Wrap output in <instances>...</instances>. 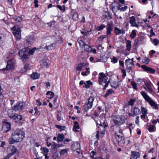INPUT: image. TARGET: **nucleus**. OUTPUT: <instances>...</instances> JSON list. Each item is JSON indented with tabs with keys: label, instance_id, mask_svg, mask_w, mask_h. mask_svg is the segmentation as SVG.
I'll use <instances>...</instances> for the list:
<instances>
[{
	"label": "nucleus",
	"instance_id": "1",
	"mask_svg": "<svg viewBox=\"0 0 159 159\" xmlns=\"http://www.w3.org/2000/svg\"><path fill=\"white\" fill-rule=\"evenodd\" d=\"M25 134L24 131L20 129H16L12 133L11 137L9 139V143L11 144L15 142H21L25 137Z\"/></svg>",
	"mask_w": 159,
	"mask_h": 159
},
{
	"label": "nucleus",
	"instance_id": "2",
	"mask_svg": "<svg viewBox=\"0 0 159 159\" xmlns=\"http://www.w3.org/2000/svg\"><path fill=\"white\" fill-rule=\"evenodd\" d=\"M108 78L103 73H99L98 77V81L100 84L104 86L103 88V90L106 89L110 83V80L107 81Z\"/></svg>",
	"mask_w": 159,
	"mask_h": 159
},
{
	"label": "nucleus",
	"instance_id": "3",
	"mask_svg": "<svg viewBox=\"0 0 159 159\" xmlns=\"http://www.w3.org/2000/svg\"><path fill=\"white\" fill-rule=\"evenodd\" d=\"M141 93L145 100L147 102H148L151 106L153 107V108L155 109H158V107L157 104L151 99L146 93L143 91H142L141 92Z\"/></svg>",
	"mask_w": 159,
	"mask_h": 159
},
{
	"label": "nucleus",
	"instance_id": "4",
	"mask_svg": "<svg viewBox=\"0 0 159 159\" xmlns=\"http://www.w3.org/2000/svg\"><path fill=\"white\" fill-rule=\"evenodd\" d=\"M94 100L93 97L91 96L87 100L86 103H85L83 108V110L84 111H87L89 109L91 108L93 105V102Z\"/></svg>",
	"mask_w": 159,
	"mask_h": 159
},
{
	"label": "nucleus",
	"instance_id": "5",
	"mask_svg": "<svg viewBox=\"0 0 159 159\" xmlns=\"http://www.w3.org/2000/svg\"><path fill=\"white\" fill-rule=\"evenodd\" d=\"M13 31V33L16 40H18L20 39L21 38V34L20 29L17 26H15L11 28Z\"/></svg>",
	"mask_w": 159,
	"mask_h": 159
},
{
	"label": "nucleus",
	"instance_id": "6",
	"mask_svg": "<svg viewBox=\"0 0 159 159\" xmlns=\"http://www.w3.org/2000/svg\"><path fill=\"white\" fill-rule=\"evenodd\" d=\"M25 106V103L24 102H19L15 105L12 107V109L16 111L22 110Z\"/></svg>",
	"mask_w": 159,
	"mask_h": 159
},
{
	"label": "nucleus",
	"instance_id": "7",
	"mask_svg": "<svg viewBox=\"0 0 159 159\" xmlns=\"http://www.w3.org/2000/svg\"><path fill=\"white\" fill-rule=\"evenodd\" d=\"M134 61H131L129 58H128L125 61V65L128 70H131L134 67Z\"/></svg>",
	"mask_w": 159,
	"mask_h": 159
},
{
	"label": "nucleus",
	"instance_id": "8",
	"mask_svg": "<svg viewBox=\"0 0 159 159\" xmlns=\"http://www.w3.org/2000/svg\"><path fill=\"white\" fill-rule=\"evenodd\" d=\"M113 121L115 124L118 125H122L125 122L124 119L120 117H115L113 119Z\"/></svg>",
	"mask_w": 159,
	"mask_h": 159
},
{
	"label": "nucleus",
	"instance_id": "9",
	"mask_svg": "<svg viewBox=\"0 0 159 159\" xmlns=\"http://www.w3.org/2000/svg\"><path fill=\"white\" fill-rule=\"evenodd\" d=\"M55 43H53L51 45H49L48 44L46 45L43 44L41 45V47L46 49L47 50H51L52 49H54L56 45Z\"/></svg>",
	"mask_w": 159,
	"mask_h": 159
},
{
	"label": "nucleus",
	"instance_id": "10",
	"mask_svg": "<svg viewBox=\"0 0 159 159\" xmlns=\"http://www.w3.org/2000/svg\"><path fill=\"white\" fill-rule=\"evenodd\" d=\"M141 67L145 71L150 73H154L155 72V70L150 67H148L145 65H142L141 66Z\"/></svg>",
	"mask_w": 159,
	"mask_h": 159
},
{
	"label": "nucleus",
	"instance_id": "11",
	"mask_svg": "<svg viewBox=\"0 0 159 159\" xmlns=\"http://www.w3.org/2000/svg\"><path fill=\"white\" fill-rule=\"evenodd\" d=\"M143 39V37L139 36L136 39L134 40V43L133 45V46L136 47H138L139 45V43L142 42Z\"/></svg>",
	"mask_w": 159,
	"mask_h": 159
},
{
	"label": "nucleus",
	"instance_id": "12",
	"mask_svg": "<svg viewBox=\"0 0 159 159\" xmlns=\"http://www.w3.org/2000/svg\"><path fill=\"white\" fill-rule=\"evenodd\" d=\"M107 35L111 34V31H112L113 25L112 21H111L110 23L107 25Z\"/></svg>",
	"mask_w": 159,
	"mask_h": 159
},
{
	"label": "nucleus",
	"instance_id": "13",
	"mask_svg": "<svg viewBox=\"0 0 159 159\" xmlns=\"http://www.w3.org/2000/svg\"><path fill=\"white\" fill-rule=\"evenodd\" d=\"M14 66V64L12 63V61H9L7 63V64L6 66V67L3 70H10L12 69Z\"/></svg>",
	"mask_w": 159,
	"mask_h": 159
},
{
	"label": "nucleus",
	"instance_id": "14",
	"mask_svg": "<svg viewBox=\"0 0 159 159\" xmlns=\"http://www.w3.org/2000/svg\"><path fill=\"white\" fill-rule=\"evenodd\" d=\"M26 40L27 43L32 44L34 42V39L33 37L30 35H29L26 37Z\"/></svg>",
	"mask_w": 159,
	"mask_h": 159
},
{
	"label": "nucleus",
	"instance_id": "15",
	"mask_svg": "<svg viewBox=\"0 0 159 159\" xmlns=\"http://www.w3.org/2000/svg\"><path fill=\"white\" fill-rule=\"evenodd\" d=\"M139 153L136 152H132L131 156L130 159H137L138 157H139Z\"/></svg>",
	"mask_w": 159,
	"mask_h": 159
},
{
	"label": "nucleus",
	"instance_id": "16",
	"mask_svg": "<svg viewBox=\"0 0 159 159\" xmlns=\"http://www.w3.org/2000/svg\"><path fill=\"white\" fill-rule=\"evenodd\" d=\"M116 7L117 10H120L122 11H125L127 8V7L126 6H125L124 7H123L119 3H116Z\"/></svg>",
	"mask_w": 159,
	"mask_h": 159
},
{
	"label": "nucleus",
	"instance_id": "17",
	"mask_svg": "<svg viewBox=\"0 0 159 159\" xmlns=\"http://www.w3.org/2000/svg\"><path fill=\"white\" fill-rule=\"evenodd\" d=\"M48 60H43L42 61L41 63V65L43 67H45L48 66Z\"/></svg>",
	"mask_w": 159,
	"mask_h": 159
},
{
	"label": "nucleus",
	"instance_id": "18",
	"mask_svg": "<svg viewBox=\"0 0 159 159\" xmlns=\"http://www.w3.org/2000/svg\"><path fill=\"white\" fill-rule=\"evenodd\" d=\"M103 16L104 18H107L108 19H111L112 18L109 12L108 11H105L103 13Z\"/></svg>",
	"mask_w": 159,
	"mask_h": 159
},
{
	"label": "nucleus",
	"instance_id": "19",
	"mask_svg": "<svg viewBox=\"0 0 159 159\" xmlns=\"http://www.w3.org/2000/svg\"><path fill=\"white\" fill-rule=\"evenodd\" d=\"M8 149L9 151L11 152V153H12V155L15 153L17 150V149L15 147L12 145L10 146Z\"/></svg>",
	"mask_w": 159,
	"mask_h": 159
},
{
	"label": "nucleus",
	"instance_id": "20",
	"mask_svg": "<svg viewBox=\"0 0 159 159\" xmlns=\"http://www.w3.org/2000/svg\"><path fill=\"white\" fill-rule=\"evenodd\" d=\"M86 52L90 51L92 50V48L90 46L85 43L84 45L82 48Z\"/></svg>",
	"mask_w": 159,
	"mask_h": 159
},
{
	"label": "nucleus",
	"instance_id": "21",
	"mask_svg": "<svg viewBox=\"0 0 159 159\" xmlns=\"http://www.w3.org/2000/svg\"><path fill=\"white\" fill-rule=\"evenodd\" d=\"M11 127L9 125L7 126L5 125H3L2 126L3 131L4 133H7L11 129Z\"/></svg>",
	"mask_w": 159,
	"mask_h": 159
},
{
	"label": "nucleus",
	"instance_id": "22",
	"mask_svg": "<svg viewBox=\"0 0 159 159\" xmlns=\"http://www.w3.org/2000/svg\"><path fill=\"white\" fill-rule=\"evenodd\" d=\"M80 128L79 125L77 121H75L74 122V125L73 129V130L75 132H77L78 131L77 129H79Z\"/></svg>",
	"mask_w": 159,
	"mask_h": 159
},
{
	"label": "nucleus",
	"instance_id": "23",
	"mask_svg": "<svg viewBox=\"0 0 159 159\" xmlns=\"http://www.w3.org/2000/svg\"><path fill=\"white\" fill-rule=\"evenodd\" d=\"M64 138V135L63 134H59L57 137V142L62 141Z\"/></svg>",
	"mask_w": 159,
	"mask_h": 159
},
{
	"label": "nucleus",
	"instance_id": "24",
	"mask_svg": "<svg viewBox=\"0 0 159 159\" xmlns=\"http://www.w3.org/2000/svg\"><path fill=\"white\" fill-rule=\"evenodd\" d=\"M39 76V75L37 72L33 73L31 75V78L34 79L35 80L38 79Z\"/></svg>",
	"mask_w": 159,
	"mask_h": 159
},
{
	"label": "nucleus",
	"instance_id": "25",
	"mask_svg": "<svg viewBox=\"0 0 159 159\" xmlns=\"http://www.w3.org/2000/svg\"><path fill=\"white\" fill-rule=\"evenodd\" d=\"M111 85L112 87L115 89L117 88L119 86L118 82L115 81H112L111 83Z\"/></svg>",
	"mask_w": 159,
	"mask_h": 159
},
{
	"label": "nucleus",
	"instance_id": "26",
	"mask_svg": "<svg viewBox=\"0 0 159 159\" xmlns=\"http://www.w3.org/2000/svg\"><path fill=\"white\" fill-rule=\"evenodd\" d=\"M8 115L11 118H13L16 116V113L12 110H9L8 111Z\"/></svg>",
	"mask_w": 159,
	"mask_h": 159
},
{
	"label": "nucleus",
	"instance_id": "27",
	"mask_svg": "<svg viewBox=\"0 0 159 159\" xmlns=\"http://www.w3.org/2000/svg\"><path fill=\"white\" fill-rule=\"evenodd\" d=\"M20 56L22 57L24 59H27L29 58V55L28 53V52H25V53L22 54V55H20Z\"/></svg>",
	"mask_w": 159,
	"mask_h": 159
},
{
	"label": "nucleus",
	"instance_id": "28",
	"mask_svg": "<svg viewBox=\"0 0 159 159\" xmlns=\"http://www.w3.org/2000/svg\"><path fill=\"white\" fill-rule=\"evenodd\" d=\"M22 118V117L21 115H18L14 118V120L15 122L18 123L19 122L20 120H21Z\"/></svg>",
	"mask_w": 159,
	"mask_h": 159
},
{
	"label": "nucleus",
	"instance_id": "29",
	"mask_svg": "<svg viewBox=\"0 0 159 159\" xmlns=\"http://www.w3.org/2000/svg\"><path fill=\"white\" fill-rule=\"evenodd\" d=\"M126 47L127 50L129 51L131 48V42L129 40H127L126 42Z\"/></svg>",
	"mask_w": 159,
	"mask_h": 159
},
{
	"label": "nucleus",
	"instance_id": "30",
	"mask_svg": "<svg viewBox=\"0 0 159 159\" xmlns=\"http://www.w3.org/2000/svg\"><path fill=\"white\" fill-rule=\"evenodd\" d=\"M129 19V22L132 25H133L134 24H135V19L134 16H132L130 17Z\"/></svg>",
	"mask_w": 159,
	"mask_h": 159
},
{
	"label": "nucleus",
	"instance_id": "31",
	"mask_svg": "<svg viewBox=\"0 0 159 159\" xmlns=\"http://www.w3.org/2000/svg\"><path fill=\"white\" fill-rule=\"evenodd\" d=\"M140 112V110L136 107H135L134 109V114L133 115H135L137 114H139Z\"/></svg>",
	"mask_w": 159,
	"mask_h": 159
},
{
	"label": "nucleus",
	"instance_id": "32",
	"mask_svg": "<svg viewBox=\"0 0 159 159\" xmlns=\"http://www.w3.org/2000/svg\"><path fill=\"white\" fill-rule=\"evenodd\" d=\"M114 31L116 35H119L121 33V31L117 27H115Z\"/></svg>",
	"mask_w": 159,
	"mask_h": 159
},
{
	"label": "nucleus",
	"instance_id": "33",
	"mask_svg": "<svg viewBox=\"0 0 159 159\" xmlns=\"http://www.w3.org/2000/svg\"><path fill=\"white\" fill-rule=\"evenodd\" d=\"M4 36L0 34V46L2 45L4 42Z\"/></svg>",
	"mask_w": 159,
	"mask_h": 159
},
{
	"label": "nucleus",
	"instance_id": "34",
	"mask_svg": "<svg viewBox=\"0 0 159 159\" xmlns=\"http://www.w3.org/2000/svg\"><path fill=\"white\" fill-rule=\"evenodd\" d=\"M73 19L75 21H77L78 19V15L77 12H75L72 16Z\"/></svg>",
	"mask_w": 159,
	"mask_h": 159
},
{
	"label": "nucleus",
	"instance_id": "35",
	"mask_svg": "<svg viewBox=\"0 0 159 159\" xmlns=\"http://www.w3.org/2000/svg\"><path fill=\"white\" fill-rule=\"evenodd\" d=\"M149 59L148 57H145L143 58L142 61L145 64H148L149 62Z\"/></svg>",
	"mask_w": 159,
	"mask_h": 159
},
{
	"label": "nucleus",
	"instance_id": "36",
	"mask_svg": "<svg viewBox=\"0 0 159 159\" xmlns=\"http://www.w3.org/2000/svg\"><path fill=\"white\" fill-rule=\"evenodd\" d=\"M125 139H122V141H118V144L120 146L122 147L124 146L125 143Z\"/></svg>",
	"mask_w": 159,
	"mask_h": 159
},
{
	"label": "nucleus",
	"instance_id": "37",
	"mask_svg": "<svg viewBox=\"0 0 159 159\" xmlns=\"http://www.w3.org/2000/svg\"><path fill=\"white\" fill-rule=\"evenodd\" d=\"M83 66V63L79 64L77 66L76 70L78 71H79V72L80 71L82 70Z\"/></svg>",
	"mask_w": 159,
	"mask_h": 159
},
{
	"label": "nucleus",
	"instance_id": "38",
	"mask_svg": "<svg viewBox=\"0 0 159 159\" xmlns=\"http://www.w3.org/2000/svg\"><path fill=\"white\" fill-rule=\"evenodd\" d=\"M27 51H28L26 50V49L24 48L20 50L19 52V55H22V54L25 53V52H26Z\"/></svg>",
	"mask_w": 159,
	"mask_h": 159
},
{
	"label": "nucleus",
	"instance_id": "39",
	"mask_svg": "<svg viewBox=\"0 0 159 159\" xmlns=\"http://www.w3.org/2000/svg\"><path fill=\"white\" fill-rule=\"evenodd\" d=\"M136 31L135 30H133L131 33L130 35V37L132 39H133L135 38L136 36Z\"/></svg>",
	"mask_w": 159,
	"mask_h": 159
},
{
	"label": "nucleus",
	"instance_id": "40",
	"mask_svg": "<svg viewBox=\"0 0 159 159\" xmlns=\"http://www.w3.org/2000/svg\"><path fill=\"white\" fill-rule=\"evenodd\" d=\"M155 126L154 125H151L149 126L148 129V131L150 132H152L154 131V128Z\"/></svg>",
	"mask_w": 159,
	"mask_h": 159
},
{
	"label": "nucleus",
	"instance_id": "41",
	"mask_svg": "<svg viewBox=\"0 0 159 159\" xmlns=\"http://www.w3.org/2000/svg\"><path fill=\"white\" fill-rule=\"evenodd\" d=\"M13 19L17 22H20L22 21L21 18L19 16H16Z\"/></svg>",
	"mask_w": 159,
	"mask_h": 159
},
{
	"label": "nucleus",
	"instance_id": "42",
	"mask_svg": "<svg viewBox=\"0 0 159 159\" xmlns=\"http://www.w3.org/2000/svg\"><path fill=\"white\" fill-rule=\"evenodd\" d=\"M57 7L61 11H65V10L66 7L64 5L61 6L60 5H57Z\"/></svg>",
	"mask_w": 159,
	"mask_h": 159
},
{
	"label": "nucleus",
	"instance_id": "43",
	"mask_svg": "<svg viewBox=\"0 0 159 159\" xmlns=\"http://www.w3.org/2000/svg\"><path fill=\"white\" fill-rule=\"evenodd\" d=\"M113 92L112 90L111 89H109L107 92L106 94L104 96V97H107L108 96L110 95L112 93V92Z\"/></svg>",
	"mask_w": 159,
	"mask_h": 159
},
{
	"label": "nucleus",
	"instance_id": "44",
	"mask_svg": "<svg viewBox=\"0 0 159 159\" xmlns=\"http://www.w3.org/2000/svg\"><path fill=\"white\" fill-rule=\"evenodd\" d=\"M131 84L132 85L133 88L135 89H137V85L136 83L134 81H132L131 82Z\"/></svg>",
	"mask_w": 159,
	"mask_h": 159
},
{
	"label": "nucleus",
	"instance_id": "45",
	"mask_svg": "<svg viewBox=\"0 0 159 159\" xmlns=\"http://www.w3.org/2000/svg\"><path fill=\"white\" fill-rule=\"evenodd\" d=\"M50 93H51V94H50V96H51V97H50V98H49V99H51L54 96V93L52 92V91H48L47 92L46 94L47 95H48Z\"/></svg>",
	"mask_w": 159,
	"mask_h": 159
},
{
	"label": "nucleus",
	"instance_id": "46",
	"mask_svg": "<svg viewBox=\"0 0 159 159\" xmlns=\"http://www.w3.org/2000/svg\"><path fill=\"white\" fill-rule=\"evenodd\" d=\"M29 66L28 64H26L24 66V67L22 70V71L23 72H25L27 71L28 69L29 68Z\"/></svg>",
	"mask_w": 159,
	"mask_h": 159
},
{
	"label": "nucleus",
	"instance_id": "47",
	"mask_svg": "<svg viewBox=\"0 0 159 159\" xmlns=\"http://www.w3.org/2000/svg\"><path fill=\"white\" fill-rule=\"evenodd\" d=\"M141 111L143 114L146 115L148 112L147 110L145 108L142 107L141 108Z\"/></svg>",
	"mask_w": 159,
	"mask_h": 159
},
{
	"label": "nucleus",
	"instance_id": "48",
	"mask_svg": "<svg viewBox=\"0 0 159 159\" xmlns=\"http://www.w3.org/2000/svg\"><path fill=\"white\" fill-rule=\"evenodd\" d=\"M36 49L35 48H34L33 49L30 50L29 51V52H28L29 55H33L34 52L35 50H36Z\"/></svg>",
	"mask_w": 159,
	"mask_h": 159
},
{
	"label": "nucleus",
	"instance_id": "49",
	"mask_svg": "<svg viewBox=\"0 0 159 159\" xmlns=\"http://www.w3.org/2000/svg\"><path fill=\"white\" fill-rule=\"evenodd\" d=\"M152 42L154 43L155 45L157 46L159 43V40L157 39H154Z\"/></svg>",
	"mask_w": 159,
	"mask_h": 159
},
{
	"label": "nucleus",
	"instance_id": "50",
	"mask_svg": "<svg viewBox=\"0 0 159 159\" xmlns=\"http://www.w3.org/2000/svg\"><path fill=\"white\" fill-rule=\"evenodd\" d=\"M68 151L67 149H65L62 150L60 152V154L61 155H63L65 153H66Z\"/></svg>",
	"mask_w": 159,
	"mask_h": 159
},
{
	"label": "nucleus",
	"instance_id": "51",
	"mask_svg": "<svg viewBox=\"0 0 159 159\" xmlns=\"http://www.w3.org/2000/svg\"><path fill=\"white\" fill-rule=\"evenodd\" d=\"M99 125L102 127L103 130L105 131V127H107V125L105 124V123L104 122L103 124L101 123Z\"/></svg>",
	"mask_w": 159,
	"mask_h": 159
},
{
	"label": "nucleus",
	"instance_id": "52",
	"mask_svg": "<svg viewBox=\"0 0 159 159\" xmlns=\"http://www.w3.org/2000/svg\"><path fill=\"white\" fill-rule=\"evenodd\" d=\"M115 134L117 135H122L123 134L122 131L120 129H119L118 131H116L115 132Z\"/></svg>",
	"mask_w": 159,
	"mask_h": 159
},
{
	"label": "nucleus",
	"instance_id": "53",
	"mask_svg": "<svg viewBox=\"0 0 159 159\" xmlns=\"http://www.w3.org/2000/svg\"><path fill=\"white\" fill-rule=\"evenodd\" d=\"M78 43L80 46V47L82 48L84 46L85 44V43L83 42V41L81 40H80L78 41Z\"/></svg>",
	"mask_w": 159,
	"mask_h": 159
},
{
	"label": "nucleus",
	"instance_id": "54",
	"mask_svg": "<svg viewBox=\"0 0 159 159\" xmlns=\"http://www.w3.org/2000/svg\"><path fill=\"white\" fill-rule=\"evenodd\" d=\"M147 87L148 91L150 92H152V89L151 87V84H148Z\"/></svg>",
	"mask_w": 159,
	"mask_h": 159
},
{
	"label": "nucleus",
	"instance_id": "55",
	"mask_svg": "<svg viewBox=\"0 0 159 159\" xmlns=\"http://www.w3.org/2000/svg\"><path fill=\"white\" fill-rule=\"evenodd\" d=\"M4 124L3 125H5L7 126H10L11 127V124L10 122H7L6 120H4L3 122Z\"/></svg>",
	"mask_w": 159,
	"mask_h": 159
},
{
	"label": "nucleus",
	"instance_id": "56",
	"mask_svg": "<svg viewBox=\"0 0 159 159\" xmlns=\"http://www.w3.org/2000/svg\"><path fill=\"white\" fill-rule=\"evenodd\" d=\"M73 146L75 147V150L78 149V148H80V144L78 143H75Z\"/></svg>",
	"mask_w": 159,
	"mask_h": 159
},
{
	"label": "nucleus",
	"instance_id": "57",
	"mask_svg": "<svg viewBox=\"0 0 159 159\" xmlns=\"http://www.w3.org/2000/svg\"><path fill=\"white\" fill-rule=\"evenodd\" d=\"M134 102V100L133 99H130L129 101L128 102V104L129 105H133Z\"/></svg>",
	"mask_w": 159,
	"mask_h": 159
},
{
	"label": "nucleus",
	"instance_id": "58",
	"mask_svg": "<svg viewBox=\"0 0 159 159\" xmlns=\"http://www.w3.org/2000/svg\"><path fill=\"white\" fill-rule=\"evenodd\" d=\"M106 27V26L105 25L103 24H102L100 26H98V30H102L104 28Z\"/></svg>",
	"mask_w": 159,
	"mask_h": 159
},
{
	"label": "nucleus",
	"instance_id": "59",
	"mask_svg": "<svg viewBox=\"0 0 159 159\" xmlns=\"http://www.w3.org/2000/svg\"><path fill=\"white\" fill-rule=\"evenodd\" d=\"M121 72L123 73L122 75V77L124 78L126 76V72L125 70L124 69H122L121 70Z\"/></svg>",
	"mask_w": 159,
	"mask_h": 159
},
{
	"label": "nucleus",
	"instance_id": "60",
	"mask_svg": "<svg viewBox=\"0 0 159 159\" xmlns=\"http://www.w3.org/2000/svg\"><path fill=\"white\" fill-rule=\"evenodd\" d=\"M56 127L58 129H61V130H64L65 128V126H61L58 125H56Z\"/></svg>",
	"mask_w": 159,
	"mask_h": 159
},
{
	"label": "nucleus",
	"instance_id": "61",
	"mask_svg": "<svg viewBox=\"0 0 159 159\" xmlns=\"http://www.w3.org/2000/svg\"><path fill=\"white\" fill-rule=\"evenodd\" d=\"M111 61L114 63H116L117 62V59L116 57H113Z\"/></svg>",
	"mask_w": 159,
	"mask_h": 159
},
{
	"label": "nucleus",
	"instance_id": "62",
	"mask_svg": "<svg viewBox=\"0 0 159 159\" xmlns=\"http://www.w3.org/2000/svg\"><path fill=\"white\" fill-rule=\"evenodd\" d=\"M106 37V36L105 35H102L100 36V37H99L98 38V40H103Z\"/></svg>",
	"mask_w": 159,
	"mask_h": 159
},
{
	"label": "nucleus",
	"instance_id": "63",
	"mask_svg": "<svg viewBox=\"0 0 159 159\" xmlns=\"http://www.w3.org/2000/svg\"><path fill=\"white\" fill-rule=\"evenodd\" d=\"M34 2L35 4V7H38V0H34Z\"/></svg>",
	"mask_w": 159,
	"mask_h": 159
},
{
	"label": "nucleus",
	"instance_id": "64",
	"mask_svg": "<svg viewBox=\"0 0 159 159\" xmlns=\"http://www.w3.org/2000/svg\"><path fill=\"white\" fill-rule=\"evenodd\" d=\"M139 116H137L136 118V120L135 121V122L136 124H137L139 125Z\"/></svg>",
	"mask_w": 159,
	"mask_h": 159
}]
</instances>
